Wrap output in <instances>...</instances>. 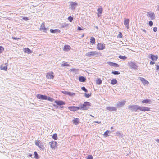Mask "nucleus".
I'll list each match as a JSON object with an SVG mask.
<instances>
[{
	"instance_id": "nucleus-1",
	"label": "nucleus",
	"mask_w": 159,
	"mask_h": 159,
	"mask_svg": "<svg viewBox=\"0 0 159 159\" xmlns=\"http://www.w3.org/2000/svg\"><path fill=\"white\" fill-rule=\"evenodd\" d=\"M100 54V53L96 51H92L86 53L85 56L87 57H97L99 56Z\"/></svg>"
},
{
	"instance_id": "nucleus-2",
	"label": "nucleus",
	"mask_w": 159,
	"mask_h": 159,
	"mask_svg": "<svg viewBox=\"0 0 159 159\" xmlns=\"http://www.w3.org/2000/svg\"><path fill=\"white\" fill-rule=\"evenodd\" d=\"M69 8L72 10H74L77 7L78 4L75 2H70Z\"/></svg>"
},
{
	"instance_id": "nucleus-3",
	"label": "nucleus",
	"mask_w": 159,
	"mask_h": 159,
	"mask_svg": "<svg viewBox=\"0 0 159 159\" xmlns=\"http://www.w3.org/2000/svg\"><path fill=\"white\" fill-rule=\"evenodd\" d=\"M128 109L132 111H136L139 109V106L138 105H130L128 107Z\"/></svg>"
},
{
	"instance_id": "nucleus-4",
	"label": "nucleus",
	"mask_w": 159,
	"mask_h": 159,
	"mask_svg": "<svg viewBox=\"0 0 159 159\" xmlns=\"http://www.w3.org/2000/svg\"><path fill=\"white\" fill-rule=\"evenodd\" d=\"M52 149H55L57 148V143L56 141H53L49 143Z\"/></svg>"
},
{
	"instance_id": "nucleus-5",
	"label": "nucleus",
	"mask_w": 159,
	"mask_h": 159,
	"mask_svg": "<svg viewBox=\"0 0 159 159\" xmlns=\"http://www.w3.org/2000/svg\"><path fill=\"white\" fill-rule=\"evenodd\" d=\"M128 65L131 68L134 70L137 69V66L135 62L131 61L129 62L128 63Z\"/></svg>"
},
{
	"instance_id": "nucleus-6",
	"label": "nucleus",
	"mask_w": 159,
	"mask_h": 159,
	"mask_svg": "<svg viewBox=\"0 0 159 159\" xmlns=\"http://www.w3.org/2000/svg\"><path fill=\"white\" fill-rule=\"evenodd\" d=\"M147 16L150 18L151 20H153L155 18V16L154 13L152 12H148Z\"/></svg>"
},
{
	"instance_id": "nucleus-7",
	"label": "nucleus",
	"mask_w": 159,
	"mask_h": 159,
	"mask_svg": "<svg viewBox=\"0 0 159 159\" xmlns=\"http://www.w3.org/2000/svg\"><path fill=\"white\" fill-rule=\"evenodd\" d=\"M84 110H86L87 109V107L90 106L91 105L90 103L88 102H84L83 104H81Z\"/></svg>"
},
{
	"instance_id": "nucleus-8",
	"label": "nucleus",
	"mask_w": 159,
	"mask_h": 159,
	"mask_svg": "<svg viewBox=\"0 0 159 159\" xmlns=\"http://www.w3.org/2000/svg\"><path fill=\"white\" fill-rule=\"evenodd\" d=\"M97 48L98 50H103L105 48V46L103 44L98 43L97 45Z\"/></svg>"
},
{
	"instance_id": "nucleus-9",
	"label": "nucleus",
	"mask_w": 159,
	"mask_h": 159,
	"mask_svg": "<svg viewBox=\"0 0 159 159\" xmlns=\"http://www.w3.org/2000/svg\"><path fill=\"white\" fill-rule=\"evenodd\" d=\"M129 19L126 18L124 19V24L127 29H128L129 28Z\"/></svg>"
},
{
	"instance_id": "nucleus-10",
	"label": "nucleus",
	"mask_w": 159,
	"mask_h": 159,
	"mask_svg": "<svg viewBox=\"0 0 159 159\" xmlns=\"http://www.w3.org/2000/svg\"><path fill=\"white\" fill-rule=\"evenodd\" d=\"M53 74L52 72L47 73L46 75L47 78L48 79H53L54 77L53 75Z\"/></svg>"
},
{
	"instance_id": "nucleus-11",
	"label": "nucleus",
	"mask_w": 159,
	"mask_h": 159,
	"mask_svg": "<svg viewBox=\"0 0 159 159\" xmlns=\"http://www.w3.org/2000/svg\"><path fill=\"white\" fill-rule=\"evenodd\" d=\"M35 144L40 148H42L43 147L42 143L40 140H36L35 142Z\"/></svg>"
},
{
	"instance_id": "nucleus-12",
	"label": "nucleus",
	"mask_w": 159,
	"mask_h": 159,
	"mask_svg": "<svg viewBox=\"0 0 159 159\" xmlns=\"http://www.w3.org/2000/svg\"><path fill=\"white\" fill-rule=\"evenodd\" d=\"M139 79L144 85H148V84L149 82L146 80L144 78L142 77H139Z\"/></svg>"
},
{
	"instance_id": "nucleus-13",
	"label": "nucleus",
	"mask_w": 159,
	"mask_h": 159,
	"mask_svg": "<svg viewBox=\"0 0 159 159\" xmlns=\"http://www.w3.org/2000/svg\"><path fill=\"white\" fill-rule=\"evenodd\" d=\"M38 99L41 100H46L47 96L41 94H38L36 96Z\"/></svg>"
},
{
	"instance_id": "nucleus-14",
	"label": "nucleus",
	"mask_w": 159,
	"mask_h": 159,
	"mask_svg": "<svg viewBox=\"0 0 159 159\" xmlns=\"http://www.w3.org/2000/svg\"><path fill=\"white\" fill-rule=\"evenodd\" d=\"M139 109L140 111H149L150 110V108L148 107L140 106H139Z\"/></svg>"
},
{
	"instance_id": "nucleus-15",
	"label": "nucleus",
	"mask_w": 159,
	"mask_h": 159,
	"mask_svg": "<svg viewBox=\"0 0 159 159\" xmlns=\"http://www.w3.org/2000/svg\"><path fill=\"white\" fill-rule=\"evenodd\" d=\"M40 29L43 32H46L47 30L48 29L45 27L44 23H43L42 24Z\"/></svg>"
},
{
	"instance_id": "nucleus-16",
	"label": "nucleus",
	"mask_w": 159,
	"mask_h": 159,
	"mask_svg": "<svg viewBox=\"0 0 159 159\" xmlns=\"http://www.w3.org/2000/svg\"><path fill=\"white\" fill-rule=\"evenodd\" d=\"M126 101H125L120 102L116 104V107H120L123 106L125 103Z\"/></svg>"
},
{
	"instance_id": "nucleus-17",
	"label": "nucleus",
	"mask_w": 159,
	"mask_h": 159,
	"mask_svg": "<svg viewBox=\"0 0 159 159\" xmlns=\"http://www.w3.org/2000/svg\"><path fill=\"white\" fill-rule=\"evenodd\" d=\"M54 102L57 105H61L65 104V103L61 100H56Z\"/></svg>"
},
{
	"instance_id": "nucleus-18",
	"label": "nucleus",
	"mask_w": 159,
	"mask_h": 159,
	"mask_svg": "<svg viewBox=\"0 0 159 159\" xmlns=\"http://www.w3.org/2000/svg\"><path fill=\"white\" fill-rule=\"evenodd\" d=\"M106 109L110 111H116V107H107Z\"/></svg>"
},
{
	"instance_id": "nucleus-19",
	"label": "nucleus",
	"mask_w": 159,
	"mask_h": 159,
	"mask_svg": "<svg viewBox=\"0 0 159 159\" xmlns=\"http://www.w3.org/2000/svg\"><path fill=\"white\" fill-rule=\"evenodd\" d=\"M70 47L68 45H65L64 46L63 50L64 51H68L70 49Z\"/></svg>"
},
{
	"instance_id": "nucleus-20",
	"label": "nucleus",
	"mask_w": 159,
	"mask_h": 159,
	"mask_svg": "<svg viewBox=\"0 0 159 159\" xmlns=\"http://www.w3.org/2000/svg\"><path fill=\"white\" fill-rule=\"evenodd\" d=\"M68 109L71 111H76V107L75 106H70L68 107Z\"/></svg>"
},
{
	"instance_id": "nucleus-21",
	"label": "nucleus",
	"mask_w": 159,
	"mask_h": 159,
	"mask_svg": "<svg viewBox=\"0 0 159 159\" xmlns=\"http://www.w3.org/2000/svg\"><path fill=\"white\" fill-rule=\"evenodd\" d=\"M7 65H6V64L5 65H2L0 66V69L3 70L7 71Z\"/></svg>"
},
{
	"instance_id": "nucleus-22",
	"label": "nucleus",
	"mask_w": 159,
	"mask_h": 159,
	"mask_svg": "<svg viewBox=\"0 0 159 159\" xmlns=\"http://www.w3.org/2000/svg\"><path fill=\"white\" fill-rule=\"evenodd\" d=\"M150 58L153 61H156L158 59V57L157 56H155L152 54H151Z\"/></svg>"
},
{
	"instance_id": "nucleus-23",
	"label": "nucleus",
	"mask_w": 159,
	"mask_h": 159,
	"mask_svg": "<svg viewBox=\"0 0 159 159\" xmlns=\"http://www.w3.org/2000/svg\"><path fill=\"white\" fill-rule=\"evenodd\" d=\"M24 51L25 52L28 54H30L32 52V51L30 49L27 48H25V49H24Z\"/></svg>"
},
{
	"instance_id": "nucleus-24",
	"label": "nucleus",
	"mask_w": 159,
	"mask_h": 159,
	"mask_svg": "<svg viewBox=\"0 0 159 159\" xmlns=\"http://www.w3.org/2000/svg\"><path fill=\"white\" fill-rule=\"evenodd\" d=\"M90 42L92 45H93L95 43V39L94 37H91L90 39Z\"/></svg>"
},
{
	"instance_id": "nucleus-25",
	"label": "nucleus",
	"mask_w": 159,
	"mask_h": 159,
	"mask_svg": "<svg viewBox=\"0 0 159 159\" xmlns=\"http://www.w3.org/2000/svg\"><path fill=\"white\" fill-rule=\"evenodd\" d=\"M79 80L80 82H84L86 80V78L83 76H80L79 78Z\"/></svg>"
},
{
	"instance_id": "nucleus-26",
	"label": "nucleus",
	"mask_w": 159,
	"mask_h": 159,
	"mask_svg": "<svg viewBox=\"0 0 159 159\" xmlns=\"http://www.w3.org/2000/svg\"><path fill=\"white\" fill-rule=\"evenodd\" d=\"M117 83V80L115 79H113L111 80V84L112 85L116 84Z\"/></svg>"
},
{
	"instance_id": "nucleus-27",
	"label": "nucleus",
	"mask_w": 159,
	"mask_h": 159,
	"mask_svg": "<svg viewBox=\"0 0 159 159\" xmlns=\"http://www.w3.org/2000/svg\"><path fill=\"white\" fill-rule=\"evenodd\" d=\"M79 120L80 119H79L76 118L73 120V121L75 124L77 125L79 122Z\"/></svg>"
},
{
	"instance_id": "nucleus-28",
	"label": "nucleus",
	"mask_w": 159,
	"mask_h": 159,
	"mask_svg": "<svg viewBox=\"0 0 159 159\" xmlns=\"http://www.w3.org/2000/svg\"><path fill=\"white\" fill-rule=\"evenodd\" d=\"M81 104L78 107H76V111L79 110H84Z\"/></svg>"
},
{
	"instance_id": "nucleus-29",
	"label": "nucleus",
	"mask_w": 159,
	"mask_h": 159,
	"mask_svg": "<svg viewBox=\"0 0 159 159\" xmlns=\"http://www.w3.org/2000/svg\"><path fill=\"white\" fill-rule=\"evenodd\" d=\"M102 83V81L101 79H98L96 81V83L98 85L101 84Z\"/></svg>"
},
{
	"instance_id": "nucleus-30",
	"label": "nucleus",
	"mask_w": 159,
	"mask_h": 159,
	"mask_svg": "<svg viewBox=\"0 0 159 159\" xmlns=\"http://www.w3.org/2000/svg\"><path fill=\"white\" fill-rule=\"evenodd\" d=\"M118 57L119 58L122 60H125L127 58V57H126L121 55L119 56H118Z\"/></svg>"
},
{
	"instance_id": "nucleus-31",
	"label": "nucleus",
	"mask_w": 159,
	"mask_h": 159,
	"mask_svg": "<svg viewBox=\"0 0 159 159\" xmlns=\"http://www.w3.org/2000/svg\"><path fill=\"white\" fill-rule=\"evenodd\" d=\"M110 132L108 130L106 131L104 134L103 135L105 137H107L109 136L108 134Z\"/></svg>"
},
{
	"instance_id": "nucleus-32",
	"label": "nucleus",
	"mask_w": 159,
	"mask_h": 159,
	"mask_svg": "<svg viewBox=\"0 0 159 159\" xmlns=\"http://www.w3.org/2000/svg\"><path fill=\"white\" fill-rule=\"evenodd\" d=\"M52 137L54 140H57V134L56 133L54 134Z\"/></svg>"
},
{
	"instance_id": "nucleus-33",
	"label": "nucleus",
	"mask_w": 159,
	"mask_h": 159,
	"mask_svg": "<svg viewBox=\"0 0 159 159\" xmlns=\"http://www.w3.org/2000/svg\"><path fill=\"white\" fill-rule=\"evenodd\" d=\"M150 100L149 99H145L144 100L142 101V102L143 103H148L149 102Z\"/></svg>"
},
{
	"instance_id": "nucleus-34",
	"label": "nucleus",
	"mask_w": 159,
	"mask_h": 159,
	"mask_svg": "<svg viewBox=\"0 0 159 159\" xmlns=\"http://www.w3.org/2000/svg\"><path fill=\"white\" fill-rule=\"evenodd\" d=\"M97 12L98 14H101L102 12V8H98L97 10Z\"/></svg>"
},
{
	"instance_id": "nucleus-35",
	"label": "nucleus",
	"mask_w": 159,
	"mask_h": 159,
	"mask_svg": "<svg viewBox=\"0 0 159 159\" xmlns=\"http://www.w3.org/2000/svg\"><path fill=\"white\" fill-rule=\"evenodd\" d=\"M110 65L111 66L114 67H117L118 65L117 64L113 62H111Z\"/></svg>"
},
{
	"instance_id": "nucleus-36",
	"label": "nucleus",
	"mask_w": 159,
	"mask_h": 159,
	"mask_svg": "<svg viewBox=\"0 0 159 159\" xmlns=\"http://www.w3.org/2000/svg\"><path fill=\"white\" fill-rule=\"evenodd\" d=\"M58 30L57 29L53 30V29H50V32L52 33H55L56 32H57Z\"/></svg>"
},
{
	"instance_id": "nucleus-37",
	"label": "nucleus",
	"mask_w": 159,
	"mask_h": 159,
	"mask_svg": "<svg viewBox=\"0 0 159 159\" xmlns=\"http://www.w3.org/2000/svg\"><path fill=\"white\" fill-rule=\"evenodd\" d=\"M46 100L49 101L51 102H53V101L54 100V99L53 98H52L51 97H48L47 96V98H46Z\"/></svg>"
},
{
	"instance_id": "nucleus-38",
	"label": "nucleus",
	"mask_w": 159,
	"mask_h": 159,
	"mask_svg": "<svg viewBox=\"0 0 159 159\" xmlns=\"http://www.w3.org/2000/svg\"><path fill=\"white\" fill-rule=\"evenodd\" d=\"M34 158L36 159H38L39 158V155L36 152H34Z\"/></svg>"
},
{
	"instance_id": "nucleus-39",
	"label": "nucleus",
	"mask_w": 159,
	"mask_h": 159,
	"mask_svg": "<svg viewBox=\"0 0 159 159\" xmlns=\"http://www.w3.org/2000/svg\"><path fill=\"white\" fill-rule=\"evenodd\" d=\"M62 66H69V64L67 63L66 62H63L62 63Z\"/></svg>"
},
{
	"instance_id": "nucleus-40",
	"label": "nucleus",
	"mask_w": 159,
	"mask_h": 159,
	"mask_svg": "<svg viewBox=\"0 0 159 159\" xmlns=\"http://www.w3.org/2000/svg\"><path fill=\"white\" fill-rule=\"evenodd\" d=\"M111 73L114 75H118L120 73L118 71H112Z\"/></svg>"
},
{
	"instance_id": "nucleus-41",
	"label": "nucleus",
	"mask_w": 159,
	"mask_h": 159,
	"mask_svg": "<svg viewBox=\"0 0 159 159\" xmlns=\"http://www.w3.org/2000/svg\"><path fill=\"white\" fill-rule=\"evenodd\" d=\"M70 93V92L68 91H62V93H63L64 94L66 95H69V94Z\"/></svg>"
},
{
	"instance_id": "nucleus-42",
	"label": "nucleus",
	"mask_w": 159,
	"mask_h": 159,
	"mask_svg": "<svg viewBox=\"0 0 159 159\" xmlns=\"http://www.w3.org/2000/svg\"><path fill=\"white\" fill-rule=\"evenodd\" d=\"M81 89L83 91H84L85 92H88L87 90L84 87H82Z\"/></svg>"
},
{
	"instance_id": "nucleus-43",
	"label": "nucleus",
	"mask_w": 159,
	"mask_h": 159,
	"mask_svg": "<svg viewBox=\"0 0 159 159\" xmlns=\"http://www.w3.org/2000/svg\"><path fill=\"white\" fill-rule=\"evenodd\" d=\"M68 20L70 22H71L73 20V18L71 16H69L68 18Z\"/></svg>"
},
{
	"instance_id": "nucleus-44",
	"label": "nucleus",
	"mask_w": 159,
	"mask_h": 159,
	"mask_svg": "<svg viewBox=\"0 0 159 159\" xmlns=\"http://www.w3.org/2000/svg\"><path fill=\"white\" fill-rule=\"evenodd\" d=\"M75 95V93H71L70 92V93L69 94V95L70 96H74Z\"/></svg>"
},
{
	"instance_id": "nucleus-45",
	"label": "nucleus",
	"mask_w": 159,
	"mask_h": 159,
	"mask_svg": "<svg viewBox=\"0 0 159 159\" xmlns=\"http://www.w3.org/2000/svg\"><path fill=\"white\" fill-rule=\"evenodd\" d=\"M4 48L2 46H0V53H2L4 50Z\"/></svg>"
},
{
	"instance_id": "nucleus-46",
	"label": "nucleus",
	"mask_w": 159,
	"mask_h": 159,
	"mask_svg": "<svg viewBox=\"0 0 159 159\" xmlns=\"http://www.w3.org/2000/svg\"><path fill=\"white\" fill-rule=\"evenodd\" d=\"M87 159H93V157L91 155H89Z\"/></svg>"
},
{
	"instance_id": "nucleus-47",
	"label": "nucleus",
	"mask_w": 159,
	"mask_h": 159,
	"mask_svg": "<svg viewBox=\"0 0 159 159\" xmlns=\"http://www.w3.org/2000/svg\"><path fill=\"white\" fill-rule=\"evenodd\" d=\"M153 25V22L152 21H150L149 22L148 25L150 26H152Z\"/></svg>"
},
{
	"instance_id": "nucleus-48",
	"label": "nucleus",
	"mask_w": 159,
	"mask_h": 159,
	"mask_svg": "<svg viewBox=\"0 0 159 159\" xmlns=\"http://www.w3.org/2000/svg\"><path fill=\"white\" fill-rule=\"evenodd\" d=\"M85 97L88 98H89L91 96V95L89 94L85 93Z\"/></svg>"
},
{
	"instance_id": "nucleus-49",
	"label": "nucleus",
	"mask_w": 159,
	"mask_h": 159,
	"mask_svg": "<svg viewBox=\"0 0 159 159\" xmlns=\"http://www.w3.org/2000/svg\"><path fill=\"white\" fill-rule=\"evenodd\" d=\"M23 19L24 20H25V21H27V20H29V18L27 17H23Z\"/></svg>"
},
{
	"instance_id": "nucleus-50",
	"label": "nucleus",
	"mask_w": 159,
	"mask_h": 159,
	"mask_svg": "<svg viewBox=\"0 0 159 159\" xmlns=\"http://www.w3.org/2000/svg\"><path fill=\"white\" fill-rule=\"evenodd\" d=\"M156 66V70H159V65H157Z\"/></svg>"
},
{
	"instance_id": "nucleus-51",
	"label": "nucleus",
	"mask_w": 159,
	"mask_h": 159,
	"mask_svg": "<svg viewBox=\"0 0 159 159\" xmlns=\"http://www.w3.org/2000/svg\"><path fill=\"white\" fill-rule=\"evenodd\" d=\"M157 27H154L153 29V31L155 32H156L157 31Z\"/></svg>"
},
{
	"instance_id": "nucleus-52",
	"label": "nucleus",
	"mask_w": 159,
	"mask_h": 159,
	"mask_svg": "<svg viewBox=\"0 0 159 159\" xmlns=\"http://www.w3.org/2000/svg\"><path fill=\"white\" fill-rule=\"evenodd\" d=\"M78 30H82V29L79 26L78 27Z\"/></svg>"
},
{
	"instance_id": "nucleus-53",
	"label": "nucleus",
	"mask_w": 159,
	"mask_h": 159,
	"mask_svg": "<svg viewBox=\"0 0 159 159\" xmlns=\"http://www.w3.org/2000/svg\"><path fill=\"white\" fill-rule=\"evenodd\" d=\"M155 63L154 62L152 61H151L150 62V64H154Z\"/></svg>"
},
{
	"instance_id": "nucleus-54",
	"label": "nucleus",
	"mask_w": 159,
	"mask_h": 159,
	"mask_svg": "<svg viewBox=\"0 0 159 159\" xmlns=\"http://www.w3.org/2000/svg\"><path fill=\"white\" fill-rule=\"evenodd\" d=\"M13 39H16V40H17V39H19V38H15V37H13Z\"/></svg>"
},
{
	"instance_id": "nucleus-55",
	"label": "nucleus",
	"mask_w": 159,
	"mask_h": 159,
	"mask_svg": "<svg viewBox=\"0 0 159 159\" xmlns=\"http://www.w3.org/2000/svg\"><path fill=\"white\" fill-rule=\"evenodd\" d=\"M157 10L159 11V5L157 6Z\"/></svg>"
},
{
	"instance_id": "nucleus-56",
	"label": "nucleus",
	"mask_w": 159,
	"mask_h": 159,
	"mask_svg": "<svg viewBox=\"0 0 159 159\" xmlns=\"http://www.w3.org/2000/svg\"><path fill=\"white\" fill-rule=\"evenodd\" d=\"M156 141L158 143H159V139H157L156 140Z\"/></svg>"
},
{
	"instance_id": "nucleus-57",
	"label": "nucleus",
	"mask_w": 159,
	"mask_h": 159,
	"mask_svg": "<svg viewBox=\"0 0 159 159\" xmlns=\"http://www.w3.org/2000/svg\"><path fill=\"white\" fill-rule=\"evenodd\" d=\"M100 14H98V17H100V15H99Z\"/></svg>"
},
{
	"instance_id": "nucleus-58",
	"label": "nucleus",
	"mask_w": 159,
	"mask_h": 159,
	"mask_svg": "<svg viewBox=\"0 0 159 159\" xmlns=\"http://www.w3.org/2000/svg\"><path fill=\"white\" fill-rule=\"evenodd\" d=\"M29 156H30V157H31L32 156V155L31 154H29Z\"/></svg>"
},
{
	"instance_id": "nucleus-59",
	"label": "nucleus",
	"mask_w": 159,
	"mask_h": 159,
	"mask_svg": "<svg viewBox=\"0 0 159 159\" xmlns=\"http://www.w3.org/2000/svg\"><path fill=\"white\" fill-rule=\"evenodd\" d=\"M143 31L144 32H146V30H143Z\"/></svg>"
},
{
	"instance_id": "nucleus-60",
	"label": "nucleus",
	"mask_w": 159,
	"mask_h": 159,
	"mask_svg": "<svg viewBox=\"0 0 159 159\" xmlns=\"http://www.w3.org/2000/svg\"><path fill=\"white\" fill-rule=\"evenodd\" d=\"M96 28H97V29H98V27L97 26H96L95 27Z\"/></svg>"
},
{
	"instance_id": "nucleus-61",
	"label": "nucleus",
	"mask_w": 159,
	"mask_h": 159,
	"mask_svg": "<svg viewBox=\"0 0 159 159\" xmlns=\"http://www.w3.org/2000/svg\"><path fill=\"white\" fill-rule=\"evenodd\" d=\"M96 122L97 123H100V122Z\"/></svg>"
},
{
	"instance_id": "nucleus-62",
	"label": "nucleus",
	"mask_w": 159,
	"mask_h": 159,
	"mask_svg": "<svg viewBox=\"0 0 159 159\" xmlns=\"http://www.w3.org/2000/svg\"><path fill=\"white\" fill-rule=\"evenodd\" d=\"M92 117H94V116H92V115H90Z\"/></svg>"
},
{
	"instance_id": "nucleus-63",
	"label": "nucleus",
	"mask_w": 159,
	"mask_h": 159,
	"mask_svg": "<svg viewBox=\"0 0 159 159\" xmlns=\"http://www.w3.org/2000/svg\"><path fill=\"white\" fill-rule=\"evenodd\" d=\"M60 108H63V107H60Z\"/></svg>"
},
{
	"instance_id": "nucleus-64",
	"label": "nucleus",
	"mask_w": 159,
	"mask_h": 159,
	"mask_svg": "<svg viewBox=\"0 0 159 159\" xmlns=\"http://www.w3.org/2000/svg\"><path fill=\"white\" fill-rule=\"evenodd\" d=\"M112 129V127H111V129Z\"/></svg>"
}]
</instances>
